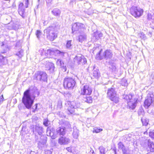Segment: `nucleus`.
Listing matches in <instances>:
<instances>
[{"mask_svg": "<svg viewBox=\"0 0 154 154\" xmlns=\"http://www.w3.org/2000/svg\"><path fill=\"white\" fill-rule=\"evenodd\" d=\"M39 94V93L36 88H34L32 89L30 88L24 92L22 102L27 109H29L32 106L35 97Z\"/></svg>", "mask_w": 154, "mask_h": 154, "instance_id": "nucleus-1", "label": "nucleus"}, {"mask_svg": "<svg viewBox=\"0 0 154 154\" xmlns=\"http://www.w3.org/2000/svg\"><path fill=\"white\" fill-rule=\"evenodd\" d=\"M123 98L127 101V107L128 109L133 110L135 108L137 102V98L134 97V96L131 94H124Z\"/></svg>", "mask_w": 154, "mask_h": 154, "instance_id": "nucleus-2", "label": "nucleus"}, {"mask_svg": "<svg viewBox=\"0 0 154 154\" xmlns=\"http://www.w3.org/2000/svg\"><path fill=\"white\" fill-rule=\"evenodd\" d=\"M102 50L101 49L97 54L95 56L96 59L98 60H102L103 58L106 60L111 59L113 55L112 52L109 50H107L103 53V56L101 55L100 53L102 52Z\"/></svg>", "mask_w": 154, "mask_h": 154, "instance_id": "nucleus-3", "label": "nucleus"}, {"mask_svg": "<svg viewBox=\"0 0 154 154\" xmlns=\"http://www.w3.org/2000/svg\"><path fill=\"white\" fill-rule=\"evenodd\" d=\"M44 32L46 34L47 38L51 41L54 40L57 36L55 29L53 26L49 27L45 29Z\"/></svg>", "mask_w": 154, "mask_h": 154, "instance_id": "nucleus-4", "label": "nucleus"}, {"mask_svg": "<svg viewBox=\"0 0 154 154\" xmlns=\"http://www.w3.org/2000/svg\"><path fill=\"white\" fill-rule=\"evenodd\" d=\"M68 107L67 110L69 114H73L75 112V109L80 106V103L76 101L67 102Z\"/></svg>", "mask_w": 154, "mask_h": 154, "instance_id": "nucleus-5", "label": "nucleus"}, {"mask_svg": "<svg viewBox=\"0 0 154 154\" xmlns=\"http://www.w3.org/2000/svg\"><path fill=\"white\" fill-rule=\"evenodd\" d=\"M75 79L71 77H66L64 79L63 85L66 88L72 89L75 85Z\"/></svg>", "mask_w": 154, "mask_h": 154, "instance_id": "nucleus-6", "label": "nucleus"}, {"mask_svg": "<svg viewBox=\"0 0 154 154\" xmlns=\"http://www.w3.org/2000/svg\"><path fill=\"white\" fill-rule=\"evenodd\" d=\"M107 95L110 99L115 103L119 102V97L116 94V92L113 88H109L108 90Z\"/></svg>", "mask_w": 154, "mask_h": 154, "instance_id": "nucleus-7", "label": "nucleus"}, {"mask_svg": "<svg viewBox=\"0 0 154 154\" xmlns=\"http://www.w3.org/2000/svg\"><path fill=\"white\" fill-rule=\"evenodd\" d=\"M48 75L45 72L38 71L35 74L34 79L37 81L42 82H46L47 80Z\"/></svg>", "mask_w": 154, "mask_h": 154, "instance_id": "nucleus-8", "label": "nucleus"}, {"mask_svg": "<svg viewBox=\"0 0 154 154\" xmlns=\"http://www.w3.org/2000/svg\"><path fill=\"white\" fill-rule=\"evenodd\" d=\"M131 14L135 17H139L143 12V9L136 6H132L130 9Z\"/></svg>", "mask_w": 154, "mask_h": 154, "instance_id": "nucleus-9", "label": "nucleus"}, {"mask_svg": "<svg viewBox=\"0 0 154 154\" xmlns=\"http://www.w3.org/2000/svg\"><path fill=\"white\" fill-rule=\"evenodd\" d=\"M154 101V96L152 93L147 94L144 102V106L145 108H148L153 103Z\"/></svg>", "mask_w": 154, "mask_h": 154, "instance_id": "nucleus-10", "label": "nucleus"}, {"mask_svg": "<svg viewBox=\"0 0 154 154\" xmlns=\"http://www.w3.org/2000/svg\"><path fill=\"white\" fill-rule=\"evenodd\" d=\"M73 60L75 63H77L78 65L85 64L87 63L86 59L81 54L76 56L74 58Z\"/></svg>", "mask_w": 154, "mask_h": 154, "instance_id": "nucleus-11", "label": "nucleus"}, {"mask_svg": "<svg viewBox=\"0 0 154 154\" xmlns=\"http://www.w3.org/2000/svg\"><path fill=\"white\" fill-rule=\"evenodd\" d=\"M92 92V89L89 85H85L81 87V94L83 95H90Z\"/></svg>", "mask_w": 154, "mask_h": 154, "instance_id": "nucleus-12", "label": "nucleus"}, {"mask_svg": "<svg viewBox=\"0 0 154 154\" xmlns=\"http://www.w3.org/2000/svg\"><path fill=\"white\" fill-rule=\"evenodd\" d=\"M84 25L79 23H74L72 26V31L73 33L75 31H78L79 32L84 31Z\"/></svg>", "mask_w": 154, "mask_h": 154, "instance_id": "nucleus-13", "label": "nucleus"}, {"mask_svg": "<svg viewBox=\"0 0 154 154\" xmlns=\"http://www.w3.org/2000/svg\"><path fill=\"white\" fill-rule=\"evenodd\" d=\"M58 142L60 145H65L70 143V140L69 138L62 136L59 138Z\"/></svg>", "mask_w": 154, "mask_h": 154, "instance_id": "nucleus-14", "label": "nucleus"}, {"mask_svg": "<svg viewBox=\"0 0 154 154\" xmlns=\"http://www.w3.org/2000/svg\"><path fill=\"white\" fill-rule=\"evenodd\" d=\"M33 132L34 133L35 132V139L37 141H38V139L36 138V134H38L40 136H41L43 132V128L42 127L36 125L33 128Z\"/></svg>", "mask_w": 154, "mask_h": 154, "instance_id": "nucleus-15", "label": "nucleus"}, {"mask_svg": "<svg viewBox=\"0 0 154 154\" xmlns=\"http://www.w3.org/2000/svg\"><path fill=\"white\" fill-rule=\"evenodd\" d=\"M0 46L1 48V52L2 53H6L9 50V48L6 41L0 42Z\"/></svg>", "mask_w": 154, "mask_h": 154, "instance_id": "nucleus-16", "label": "nucleus"}, {"mask_svg": "<svg viewBox=\"0 0 154 154\" xmlns=\"http://www.w3.org/2000/svg\"><path fill=\"white\" fill-rule=\"evenodd\" d=\"M103 34L100 32L96 31L94 32L92 35V41L93 42H95L97 40H99L100 38L102 37Z\"/></svg>", "mask_w": 154, "mask_h": 154, "instance_id": "nucleus-17", "label": "nucleus"}, {"mask_svg": "<svg viewBox=\"0 0 154 154\" xmlns=\"http://www.w3.org/2000/svg\"><path fill=\"white\" fill-rule=\"evenodd\" d=\"M147 149L151 152H154V143L150 140L147 141Z\"/></svg>", "mask_w": 154, "mask_h": 154, "instance_id": "nucleus-18", "label": "nucleus"}, {"mask_svg": "<svg viewBox=\"0 0 154 154\" xmlns=\"http://www.w3.org/2000/svg\"><path fill=\"white\" fill-rule=\"evenodd\" d=\"M47 135L50 136L52 139H55L57 137V135L54 134L53 131L50 129V128L48 127L47 129Z\"/></svg>", "mask_w": 154, "mask_h": 154, "instance_id": "nucleus-19", "label": "nucleus"}, {"mask_svg": "<svg viewBox=\"0 0 154 154\" xmlns=\"http://www.w3.org/2000/svg\"><path fill=\"white\" fill-rule=\"evenodd\" d=\"M56 131L57 133L59 134V135L63 136L66 133V128L63 127H58L57 128Z\"/></svg>", "mask_w": 154, "mask_h": 154, "instance_id": "nucleus-20", "label": "nucleus"}, {"mask_svg": "<svg viewBox=\"0 0 154 154\" xmlns=\"http://www.w3.org/2000/svg\"><path fill=\"white\" fill-rule=\"evenodd\" d=\"M89 95H84L82 97V100L83 102L88 103H91L92 102V98Z\"/></svg>", "mask_w": 154, "mask_h": 154, "instance_id": "nucleus-21", "label": "nucleus"}, {"mask_svg": "<svg viewBox=\"0 0 154 154\" xmlns=\"http://www.w3.org/2000/svg\"><path fill=\"white\" fill-rule=\"evenodd\" d=\"M118 145L119 148L122 150L123 154H128L126 148L122 142H119Z\"/></svg>", "mask_w": 154, "mask_h": 154, "instance_id": "nucleus-22", "label": "nucleus"}, {"mask_svg": "<svg viewBox=\"0 0 154 154\" xmlns=\"http://www.w3.org/2000/svg\"><path fill=\"white\" fill-rule=\"evenodd\" d=\"M45 64V67L46 68V70H49L54 69V65L53 63L46 61Z\"/></svg>", "mask_w": 154, "mask_h": 154, "instance_id": "nucleus-23", "label": "nucleus"}, {"mask_svg": "<svg viewBox=\"0 0 154 154\" xmlns=\"http://www.w3.org/2000/svg\"><path fill=\"white\" fill-rule=\"evenodd\" d=\"M87 39V35L84 33H81L79 36L78 40L79 42L82 43L83 41H85Z\"/></svg>", "mask_w": 154, "mask_h": 154, "instance_id": "nucleus-24", "label": "nucleus"}, {"mask_svg": "<svg viewBox=\"0 0 154 154\" xmlns=\"http://www.w3.org/2000/svg\"><path fill=\"white\" fill-rule=\"evenodd\" d=\"M7 62V60L5 57H4L0 54V66L5 64Z\"/></svg>", "mask_w": 154, "mask_h": 154, "instance_id": "nucleus-25", "label": "nucleus"}, {"mask_svg": "<svg viewBox=\"0 0 154 154\" xmlns=\"http://www.w3.org/2000/svg\"><path fill=\"white\" fill-rule=\"evenodd\" d=\"M79 131L77 128L75 127L73 128L72 136L75 139H77L79 136Z\"/></svg>", "mask_w": 154, "mask_h": 154, "instance_id": "nucleus-26", "label": "nucleus"}, {"mask_svg": "<svg viewBox=\"0 0 154 154\" xmlns=\"http://www.w3.org/2000/svg\"><path fill=\"white\" fill-rule=\"evenodd\" d=\"M54 49H48L46 51H45V53L46 56L48 57H50L54 55Z\"/></svg>", "mask_w": 154, "mask_h": 154, "instance_id": "nucleus-27", "label": "nucleus"}, {"mask_svg": "<svg viewBox=\"0 0 154 154\" xmlns=\"http://www.w3.org/2000/svg\"><path fill=\"white\" fill-rule=\"evenodd\" d=\"M54 55L55 56H63L64 54V52L58 50H54Z\"/></svg>", "mask_w": 154, "mask_h": 154, "instance_id": "nucleus-28", "label": "nucleus"}, {"mask_svg": "<svg viewBox=\"0 0 154 154\" xmlns=\"http://www.w3.org/2000/svg\"><path fill=\"white\" fill-rule=\"evenodd\" d=\"M52 13L54 15L56 16H59L61 12L60 10L57 8L54 9L52 11Z\"/></svg>", "mask_w": 154, "mask_h": 154, "instance_id": "nucleus-29", "label": "nucleus"}, {"mask_svg": "<svg viewBox=\"0 0 154 154\" xmlns=\"http://www.w3.org/2000/svg\"><path fill=\"white\" fill-rule=\"evenodd\" d=\"M93 76L97 79L100 76V74L98 69L94 70Z\"/></svg>", "mask_w": 154, "mask_h": 154, "instance_id": "nucleus-30", "label": "nucleus"}, {"mask_svg": "<svg viewBox=\"0 0 154 154\" xmlns=\"http://www.w3.org/2000/svg\"><path fill=\"white\" fill-rule=\"evenodd\" d=\"M18 28V25L14 24H9L8 25V29H14L16 30Z\"/></svg>", "mask_w": 154, "mask_h": 154, "instance_id": "nucleus-31", "label": "nucleus"}, {"mask_svg": "<svg viewBox=\"0 0 154 154\" xmlns=\"http://www.w3.org/2000/svg\"><path fill=\"white\" fill-rule=\"evenodd\" d=\"M16 54L19 57H21L23 55V51L21 48L19 49Z\"/></svg>", "mask_w": 154, "mask_h": 154, "instance_id": "nucleus-32", "label": "nucleus"}, {"mask_svg": "<svg viewBox=\"0 0 154 154\" xmlns=\"http://www.w3.org/2000/svg\"><path fill=\"white\" fill-rule=\"evenodd\" d=\"M18 11L19 14L24 18V14L25 12V9H18Z\"/></svg>", "mask_w": 154, "mask_h": 154, "instance_id": "nucleus-33", "label": "nucleus"}, {"mask_svg": "<svg viewBox=\"0 0 154 154\" xmlns=\"http://www.w3.org/2000/svg\"><path fill=\"white\" fill-rule=\"evenodd\" d=\"M141 121H142V124L143 125L146 126L148 124V120L143 118L141 119Z\"/></svg>", "mask_w": 154, "mask_h": 154, "instance_id": "nucleus-34", "label": "nucleus"}, {"mask_svg": "<svg viewBox=\"0 0 154 154\" xmlns=\"http://www.w3.org/2000/svg\"><path fill=\"white\" fill-rule=\"evenodd\" d=\"M99 149L100 150V154H105V149L102 146L99 147Z\"/></svg>", "mask_w": 154, "mask_h": 154, "instance_id": "nucleus-35", "label": "nucleus"}, {"mask_svg": "<svg viewBox=\"0 0 154 154\" xmlns=\"http://www.w3.org/2000/svg\"><path fill=\"white\" fill-rule=\"evenodd\" d=\"M109 68L111 69L112 72H115L116 71V67L115 64H111L109 67Z\"/></svg>", "mask_w": 154, "mask_h": 154, "instance_id": "nucleus-36", "label": "nucleus"}, {"mask_svg": "<svg viewBox=\"0 0 154 154\" xmlns=\"http://www.w3.org/2000/svg\"><path fill=\"white\" fill-rule=\"evenodd\" d=\"M72 40H69L67 41L66 44V46L68 48H70L72 46L71 44Z\"/></svg>", "mask_w": 154, "mask_h": 154, "instance_id": "nucleus-37", "label": "nucleus"}, {"mask_svg": "<svg viewBox=\"0 0 154 154\" xmlns=\"http://www.w3.org/2000/svg\"><path fill=\"white\" fill-rule=\"evenodd\" d=\"M42 33L39 30H37L36 33V35L38 39L40 38V36L41 35Z\"/></svg>", "mask_w": 154, "mask_h": 154, "instance_id": "nucleus-38", "label": "nucleus"}, {"mask_svg": "<svg viewBox=\"0 0 154 154\" xmlns=\"http://www.w3.org/2000/svg\"><path fill=\"white\" fill-rule=\"evenodd\" d=\"M49 121L47 119H45L44 120L43 122V125L45 126H48V125Z\"/></svg>", "mask_w": 154, "mask_h": 154, "instance_id": "nucleus-39", "label": "nucleus"}, {"mask_svg": "<svg viewBox=\"0 0 154 154\" xmlns=\"http://www.w3.org/2000/svg\"><path fill=\"white\" fill-rule=\"evenodd\" d=\"M102 131L103 129H102L98 128H94V131L96 133L100 132Z\"/></svg>", "mask_w": 154, "mask_h": 154, "instance_id": "nucleus-40", "label": "nucleus"}, {"mask_svg": "<svg viewBox=\"0 0 154 154\" xmlns=\"http://www.w3.org/2000/svg\"><path fill=\"white\" fill-rule=\"evenodd\" d=\"M122 85L125 86L127 85L128 84L127 81L125 79H123L121 83Z\"/></svg>", "mask_w": 154, "mask_h": 154, "instance_id": "nucleus-41", "label": "nucleus"}, {"mask_svg": "<svg viewBox=\"0 0 154 154\" xmlns=\"http://www.w3.org/2000/svg\"><path fill=\"white\" fill-rule=\"evenodd\" d=\"M63 62L60 59H58L56 62V64L58 65H60L61 64L63 63Z\"/></svg>", "mask_w": 154, "mask_h": 154, "instance_id": "nucleus-42", "label": "nucleus"}, {"mask_svg": "<svg viewBox=\"0 0 154 154\" xmlns=\"http://www.w3.org/2000/svg\"><path fill=\"white\" fill-rule=\"evenodd\" d=\"M63 62L60 59H58L56 62V64L58 65H60L61 64L63 63Z\"/></svg>", "mask_w": 154, "mask_h": 154, "instance_id": "nucleus-43", "label": "nucleus"}, {"mask_svg": "<svg viewBox=\"0 0 154 154\" xmlns=\"http://www.w3.org/2000/svg\"><path fill=\"white\" fill-rule=\"evenodd\" d=\"M61 67L62 68L64 72H65L66 70V68L64 64L63 63L61 64L60 65Z\"/></svg>", "mask_w": 154, "mask_h": 154, "instance_id": "nucleus-44", "label": "nucleus"}, {"mask_svg": "<svg viewBox=\"0 0 154 154\" xmlns=\"http://www.w3.org/2000/svg\"><path fill=\"white\" fill-rule=\"evenodd\" d=\"M152 15L150 13H148L147 15V19L149 20H150L152 19Z\"/></svg>", "mask_w": 154, "mask_h": 154, "instance_id": "nucleus-45", "label": "nucleus"}, {"mask_svg": "<svg viewBox=\"0 0 154 154\" xmlns=\"http://www.w3.org/2000/svg\"><path fill=\"white\" fill-rule=\"evenodd\" d=\"M47 142V137H44L43 140L42 141V142H40V141L39 142V143H40L42 144L43 145H44Z\"/></svg>", "mask_w": 154, "mask_h": 154, "instance_id": "nucleus-46", "label": "nucleus"}, {"mask_svg": "<svg viewBox=\"0 0 154 154\" xmlns=\"http://www.w3.org/2000/svg\"><path fill=\"white\" fill-rule=\"evenodd\" d=\"M24 9L23 7V3H20L19 5L18 9Z\"/></svg>", "mask_w": 154, "mask_h": 154, "instance_id": "nucleus-47", "label": "nucleus"}, {"mask_svg": "<svg viewBox=\"0 0 154 154\" xmlns=\"http://www.w3.org/2000/svg\"><path fill=\"white\" fill-rule=\"evenodd\" d=\"M149 136L151 138H152L154 139V132H149Z\"/></svg>", "mask_w": 154, "mask_h": 154, "instance_id": "nucleus-48", "label": "nucleus"}, {"mask_svg": "<svg viewBox=\"0 0 154 154\" xmlns=\"http://www.w3.org/2000/svg\"><path fill=\"white\" fill-rule=\"evenodd\" d=\"M25 6L26 8H27L28 7V6L29 5V0H26L25 3Z\"/></svg>", "mask_w": 154, "mask_h": 154, "instance_id": "nucleus-49", "label": "nucleus"}, {"mask_svg": "<svg viewBox=\"0 0 154 154\" xmlns=\"http://www.w3.org/2000/svg\"><path fill=\"white\" fill-rule=\"evenodd\" d=\"M65 97L68 98L72 96V95L70 93L68 92L65 94Z\"/></svg>", "mask_w": 154, "mask_h": 154, "instance_id": "nucleus-50", "label": "nucleus"}, {"mask_svg": "<svg viewBox=\"0 0 154 154\" xmlns=\"http://www.w3.org/2000/svg\"><path fill=\"white\" fill-rule=\"evenodd\" d=\"M37 108V104H36L34 106L32 107V109H34V112H35Z\"/></svg>", "mask_w": 154, "mask_h": 154, "instance_id": "nucleus-51", "label": "nucleus"}, {"mask_svg": "<svg viewBox=\"0 0 154 154\" xmlns=\"http://www.w3.org/2000/svg\"><path fill=\"white\" fill-rule=\"evenodd\" d=\"M66 149L69 152H72V148L71 147L66 148Z\"/></svg>", "mask_w": 154, "mask_h": 154, "instance_id": "nucleus-52", "label": "nucleus"}, {"mask_svg": "<svg viewBox=\"0 0 154 154\" xmlns=\"http://www.w3.org/2000/svg\"><path fill=\"white\" fill-rule=\"evenodd\" d=\"M44 51V49L42 48L40 49L39 51V52L40 53L41 55H42L43 54Z\"/></svg>", "mask_w": 154, "mask_h": 154, "instance_id": "nucleus-53", "label": "nucleus"}, {"mask_svg": "<svg viewBox=\"0 0 154 154\" xmlns=\"http://www.w3.org/2000/svg\"><path fill=\"white\" fill-rule=\"evenodd\" d=\"M4 97L3 95H2L0 96V104L2 103L3 101Z\"/></svg>", "mask_w": 154, "mask_h": 154, "instance_id": "nucleus-54", "label": "nucleus"}, {"mask_svg": "<svg viewBox=\"0 0 154 154\" xmlns=\"http://www.w3.org/2000/svg\"><path fill=\"white\" fill-rule=\"evenodd\" d=\"M94 153V151L91 149L90 151V152H89V154H93Z\"/></svg>", "mask_w": 154, "mask_h": 154, "instance_id": "nucleus-55", "label": "nucleus"}, {"mask_svg": "<svg viewBox=\"0 0 154 154\" xmlns=\"http://www.w3.org/2000/svg\"><path fill=\"white\" fill-rule=\"evenodd\" d=\"M30 154H36V152L34 151H31L30 152Z\"/></svg>", "mask_w": 154, "mask_h": 154, "instance_id": "nucleus-56", "label": "nucleus"}, {"mask_svg": "<svg viewBox=\"0 0 154 154\" xmlns=\"http://www.w3.org/2000/svg\"><path fill=\"white\" fill-rule=\"evenodd\" d=\"M46 2L47 3H49L51 2L52 1V0H46Z\"/></svg>", "mask_w": 154, "mask_h": 154, "instance_id": "nucleus-57", "label": "nucleus"}, {"mask_svg": "<svg viewBox=\"0 0 154 154\" xmlns=\"http://www.w3.org/2000/svg\"><path fill=\"white\" fill-rule=\"evenodd\" d=\"M152 77L153 79L154 80V72H153L152 74Z\"/></svg>", "mask_w": 154, "mask_h": 154, "instance_id": "nucleus-58", "label": "nucleus"}, {"mask_svg": "<svg viewBox=\"0 0 154 154\" xmlns=\"http://www.w3.org/2000/svg\"><path fill=\"white\" fill-rule=\"evenodd\" d=\"M48 153L49 154H51L52 152L50 151H48Z\"/></svg>", "mask_w": 154, "mask_h": 154, "instance_id": "nucleus-59", "label": "nucleus"}, {"mask_svg": "<svg viewBox=\"0 0 154 154\" xmlns=\"http://www.w3.org/2000/svg\"><path fill=\"white\" fill-rule=\"evenodd\" d=\"M67 123L68 125V127L69 128L70 126V124L68 122H67Z\"/></svg>", "mask_w": 154, "mask_h": 154, "instance_id": "nucleus-60", "label": "nucleus"}, {"mask_svg": "<svg viewBox=\"0 0 154 154\" xmlns=\"http://www.w3.org/2000/svg\"><path fill=\"white\" fill-rule=\"evenodd\" d=\"M114 152H115V154H116V150H114Z\"/></svg>", "mask_w": 154, "mask_h": 154, "instance_id": "nucleus-61", "label": "nucleus"}, {"mask_svg": "<svg viewBox=\"0 0 154 154\" xmlns=\"http://www.w3.org/2000/svg\"><path fill=\"white\" fill-rule=\"evenodd\" d=\"M95 49L96 50H98L99 49V48H96Z\"/></svg>", "mask_w": 154, "mask_h": 154, "instance_id": "nucleus-62", "label": "nucleus"}, {"mask_svg": "<svg viewBox=\"0 0 154 154\" xmlns=\"http://www.w3.org/2000/svg\"><path fill=\"white\" fill-rule=\"evenodd\" d=\"M147 131L146 132H144V134H145V133H147Z\"/></svg>", "mask_w": 154, "mask_h": 154, "instance_id": "nucleus-63", "label": "nucleus"}, {"mask_svg": "<svg viewBox=\"0 0 154 154\" xmlns=\"http://www.w3.org/2000/svg\"><path fill=\"white\" fill-rule=\"evenodd\" d=\"M150 154V153H147V154Z\"/></svg>", "mask_w": 154, "mask_h": 154, "instance_id": "nucleus-64", "label": "nucleus"}]
</instances>
